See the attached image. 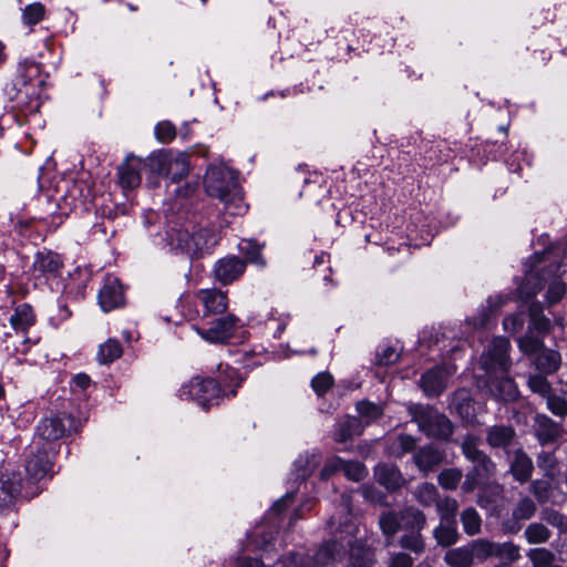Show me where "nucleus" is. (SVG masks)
I'll use <instances>...</instances> for the list:
<instances>
[{"label":"nucleus","mask_w":567,"mask_h":567,"mask_svg":"<svg viewBox=\"0 0 567 567\" xmlns=\"http://www.w3.org/2000/svg\"><path fill=\"white\" fill-rule=\"evenodd\" d=\"M358 526L351 519L346 520L336 539L326 543L313 558L307 560L300 554H293L290 557L291 564L301 567H322L341 557L344 549L349 548L350 563L353 567H370L372 564V553L365 545L358 540L355 535Z\"/></svg>","instance_id":"f257e3e1"},{"label":"nucleus","mask_w":567,"mask_h":567,"mask_svg":"<svg viewBox=\"0 0 567 567\" xmlns=\"http://www.w3.org/2000/svg\"><path fill=\"white\" fill-rule=\"evenodd\" d=\"M509 341L506 338H494L486 352L481 358L482 368L486 374L485 386L492 396L503 401H513L517 398V388L507 377L509 369Z\"/></svg>","instance_id":"f03ea898"},{"label":"nucleus","mask_w":567,"mask_h":567,"mask_svg":"<svg viewBox=\"0 0 567 567\" xmlns=\"http://www.w3.org/2000/svg\"><path fill=\"white\" fill-rule=\"evenodd\" d=\"M205 188L209 196L224 203L229 215H241L246 212L241 190L236 173L225 165H212L205 175Z\"/></svg>","instance_id":"7ed1b4c3"},{"label":"nucleus","mask_w":567,"mask_h":567,"mask_svg":"<svg viewBox=\"0 0 567 567\" xmlns=\"http://www.w3.org/2000/svg\"><path fill=\"white\" fill-rule=\"evenodd\" d=\"M219 241V235L212 228L198 227L192 231L176 229L169 234V245L192 258L200 257L210 250Z\"/></svg>","instance_id":"20e7f679"},{"label":"nucleus","mask_w":567,"mask_h":567,"mask_svg":"<svg viewBox=\"0 0 567 567\" xmlns=\"http://www.w3.org/2000/svg\"><path fill=\"white\" fill-rule=\"evenodd\" d=\"M560 269L561 265L557 264L555 266H550V269H548L545 274L540 276L539 271L542 270V268L536 266L535 269L527 272L525 282L519 287V297L525 300L533 298L538 293V291L542 290L543 285H540V281H544L548 282V302H558L566 292L565 284L560 280V277L565 272V270Z\"/></svg>","instance_id":"39448f33"},{"label":"nucleus","mask_w":567,"mask_h":567,"mask_svg":"<svg viewBox=\"0 0 567 567\" xmlns=\"http://www.w3.org/2000/svg\"><path fill=\"white\" fill-rule=\"evenodd\" d=\"M409 412L420 431L430 437L447 440L453 433L451 421L429 405H411Z\"/></svg>","instance_id":"423d86ee"},{"label":"nucleus","mask_w":567,"mask_h":567,"mask_svg":"<svg viewBox=\"0 0 567 567\" xmlns=\"http://www.w3.org/2000/svg\"><path fill=\"white\" fill-rule=\"evenodd\" d=\"M220 393L221 390L214 379L199 377L184 383L178 391L182 400L194 401L203 409L217 403Z\"/></svg>","instance_id":"0eeeda50"},{"label":"nucleus","mask_w":567,"mask_h":567,"mask_svg":"<svg viewBox=\"0 0 567 567\" xmlns=\"http://www.w3.org/2000/svg\"><path fill=\"white\" fill-rule=\"evenodd\" d=\"M151 171L177 183L189 171L188 156L185 153L161 152L150 158Z\"/></svg>","instance_id":"6e6552de"},{"label":"nucleus","mask_w":567,"mask_h":567,"mask_svg":"<svg viewBox=\"0 0 567 567\" xmlns=\"http://www.w3.org/2000/svg\"><path fill=\"white\" fill-rule=\"evenodd\" d=\"M79 422L69 414L43 419L37 429V439L47 443L62 439L72 431H78Z\"/></svg>","instance_id":"1a4fd4ad"},{"label":"nucleus","mask_w":567,"mask_h":567,"mask_svg":"<svg viewBox=\"0 0 567 567\" xmlns=\"http://www.w3.org/2000/svg\"><path fill=\"white\" fill-rule=\"evenodd\" d=\"M208 321V328L196 327L197 333L210 343H223L231 338L237 324V318L234 315L215 316Z\"/></svg>","instance_id":"9d476101"},{"label":"nucleus","mask_w":567,"mask_h":567,"mask_svg":"<svg viewBox=\"0 0 567 567\" xmlns=\"http://www.w3.org/2000/svg\"><path fill=\"white\" fill-rule=\"evenodd\" d=\"M43 79L40 72V65L32 61L19 63L14 85L20 94L25 96H35L40 93Z\"/></svg>","instance_id":"9b49d317"},{"label":"nucleus","mask_w":567,"mask_h":567,"mask_svg":"<svg viewBox=\"0 0 567 567\" xmlns=\"http://www.w3.org/2000/svg\"><path fill=\"white\" fill-rule=\"evenodd\" d=\"M51 467L48 451L40 441L34 440L25 462L27 482L33 484L41 481L49 474Z\"/></svg>","instance_id":"f8f14e48"},{"label":"nucleus","mask_w":567,"mask_h":567,"mask_svg":"<svg viewBox=\"0 0 567 567\" xmlns=\"http://www.w3.org/2000/svg\"><path fill=\"white\" fill-rule=\"evenodd\" d=\"M455 372L456 367L454 364L435 367L422 375L421 388L427 396H439L445 390L447 380Z\"/></svg>","instance_id":"ddd939ff"},{"label":"nucleus","mask_w":567,"mask_h":567,"mask_svg":"<svg viewBox=\"0 0 567 567\" xmlns=\"http://www.w3.org/2000/svg\"><path fill=\"white\" fill-rule=\"evenodd\" d=\"M196 303L202 306V319L223 315L228 308L227 295L218 289H200L196 296Z\"/></svg>","instance_id":"4468645a"},{"label":"nucleus","mask_w":567,"mask_h":567,"mask_svg":"<svg viewBox=\"0 0 567 567\" xmlns=\"http://www.w3.org/2000/svg\"><path fill=\"white\" fill-rule=\"evenodd\" d=\"M472 463L473 468L467 472L462 484V489L466 493L473 492L481 483L488 480L495 471V465L489 457Z\"/></svg>","instance_id":"2eb2a0df"},{"label":"nucleus","mask_w":567,"mask_h":567,"mask_svg":"<svg viewBox=\"0 0 567 567\" xmlns=\"http://www.w3.org/2000/svg\"><path fill=\"white\" fill-rule=\"evenodd\" d=\"M246 269V262L236 256L223 258L216 262L215 277L224 285L231 284Z\"/></svg>","instance_id":"dca6fc26"},{"label":"nucleus","mask_w":567,"mask_h":567,"mask_svg":"<svg viewBox=\"0 0 567 567\" xmlns=\"http://www.w3.org/2000/svg\"><path fill=\"white\" fill-rule=\"evenodd\" d=\"M145 166L144 162L137 157L131 156L120 165L118 179L124 189H133L141 184V169Z\"/></svg>","instance_id":"f3484780"},{"label":"nucleus","mask_w":567,"mask_h":567,"mask_svg":"<svg viewBox=\"0 0 567 567\" xmlns=\"http://www.w3.org/2000/svg\"><path fill=\"white\" fill-rule=\"evenodd\" d=\"M99 302L105 312L123 303V290L116 278H107L105 280L99 293Z\"/></svg>","instance_id":"a211bd4d"},{"label":"nucleus","mask_w":567,"mask_h":567,"mask_svg":"<svg viewBox=\"0 0 567 567\" xmlns=\"http://www.w3.org/2000/svg\"><path fill=\"white\" fill-rule=\"evenodd\" d=\"M62 268L59 255L51 251L38 252L33 261V272L37 277H55Z\"/></svg>","instance_id":"6ab92c4d"},{"label":"nucleus","mask_w":567,"mask_h":567,"mask_svg":"<svg viewBox=\"0 0 567 567\" xmlns=\"http://www.w3.org/2000/svg\"><path fill=\"white\" fill-rule=\"evenodd\" d=\"M22 482L20 474L6 472L0 475V509L10 505L20 494Z\"/></svg>","instance_id":"aec40b11"},{"label":"nucleus","mask_w":567,"mask_h":567,"mask_svg":"<svg viewBox=\"0 0 567 567\" xmlns=\"http://www.w3.org/2000/svg\"><path fill=\"white\" fill-rule=\"evenodd\" d=\"M511 473L519 483H525L532 477L534 465L530 457L520 450L513 453L509 464Z\"/></svg>","instance_id":"412c9836"},{"label":"nucleus","mask_w":567,"mask_h":567,"mask_svg":"<svg viewBox=\"0 0 567 567\" xmlns=\"http://www.w3.org/2000/svg\"><path fill=\"white\" fill-rule=\"evenodd\" d=\"M374 475L377 481L389 491H395L400 488L405 480L402 476L400 470L390 464H380L375 467Z\"/></svg>","instance_id":"4be33fe9"},{"label":"nucleus","mask_w":567,"mask_h":567,"mask_svg":"<svg viewBox=\"0 0 567 567\" xmlns=\"http://www.w3.org/2000/svg\"><path fill=\"white\" fill-rule=\"evenodd\" d=\"M365 424L354 416H344L337 423L334 431V440L340 443H344L354 436L360 435L363 432Z\"/></svg>","instance_id":"5701e85b"},{"label":"nucleus","mask_w":567,"mask_h":567,"mask_svg":"<svg viewBox=\"0 0 567 567\" xmlns=\"http://www.w3.org/2000/svg\"><path fill=\"white\" fill-rule=\"evenodd\" d=\"M443 453L432 445L421 449L414 455V462L417 468L425 473L433 471L439 466L443 462Z\"/></svg>","instance_id":"b1692460"},{"label":"nucleus","mask_w":567,"mask_h":567,"mask_svg":"<svg viewBox=\"0 0 567 567\" xmlns=\"http://www.w3.org/2000/svg\"><path fill=\"white\" fill-rule=\"evenodd\" d=\"M35 322L32 308L29 305H20L16 308L14 313L10 318L11 327L18 331L25 333Z\"/></svg>","instance_id":"393cba45"},{"label":"nucleus","mask_w":567,"mask_h":567,"mask_svg":"<svg viewBox=\"0 0 567 567\" xmlns=\"http://www.w3.org/2000/svg\"><path fill=\"white\" fill-rule=\"evenodd\" d=\"M515 431L512 426L494 425L487 431V443L492 447H506L514 440Z\"/></svg>","instance_id":"a878e982"},{"label":"nucleus","mask_w":567,"mask_h":567,"mask_svg":"<svg viewBox=\"0 0 567 567\" xmlns=\"http://www.w3.org/2000/svg\"><path fill=\"white\" fill-rule=\"evenodd\" d=\"M320 463V455L318 453L306 452L300 454L295 461V475L296 478L305 480L310 476Z\"/></svg>","instance_id":"bb28decb"},{"label":"nucleus","mask_w":567,"mask_h":567,"mask_svg":"<svg viewBox=\"0 0 567 567\" xmlns=\"http://www.w3.org/2000/svg\"><path fill=\"white\" fill-rule=\"evenodd\" d=\"M560 435V427L547 416H537L536 436L542 444L554 442Z\"/></svg>","instance_id":"cd10ccee"},{"label":"nucleus","mask_w":567,"mask_h":567,"mask_svg":"<svg viewBox=\"0 0 567 567\" xmlns=\"http://www.w3.org/2000/svg\"><path fill=\"white\" fill-rule=\"evenodd\" d=\"M444 559L451 567H471L475 563L470 544L449 550Z\"/></svg>","instance_id":"c85d7f7f"},{"label":"nucleus","mask_w":567,"mask_h":567,"mask_svg":"<svg viewBox=\"0 0 567 567\" xmlns=\"http://www.w3.org/2000/svg\"><path fill=\"white\" fill-rule=\"evenodd\" d=\"M535 365L543 373H554L560 365V354L554 350H540L535 359Z\"/></svg>","instance_id":"c756f323"},{"label":"nucleus","mask_w":567,"mask_h":567,"mask_svg":"<svg viewBox=\"0 0 567 567\" xmlns=\"http://www.w3.org/2000/svg\"><path fill=\"white\" fill-rule=\"evenodd\" d=\"M401 527L411 532H420L425 525L424 514L413 507L400 513Z\"/></svg>","instance_id":"7c9ffc66"},{"label":"nucleus","mask_w":567,"mask_h":567,"mask_svg":"<svg viewBox=\"0 0 567 567\" xmlns=\"http://www.w3.org/2000/svg\"><path fill=\"white\" fill-rule=\"evenodd\" d=\"M434 537L442 546H451L456 543L458 534L455 522H443L434 530Z\"/></svg>","instance_id":"2f4dec72"},{"label":"nucleus","mask_w":567,"mask_h":567,"mask_svg":"<svg viewBox=\"0 0 567 567\" xmlns=\"http://www.w3.org/2000/svg\"><path fill=\"white\" fill-rule=\"evenodd\" d=\"M474 561L483 563L494 557L495 542L486 538H478L470 543Z\"/></svg>","instance_id":"473e14b6"},{"label":"nucleus","mask_w":567,"mask_h":567,"mask_svg":"<svg viewBox=\"0 0 567 567\" xmlns=\"http://www.w3.org/2000/svg\"><path fill=\"white\" fill-rule=\"evenodd\" d=\"M238 248L240 252L246 256L249 262L257 265L259 267L266 266V261L261 256V245L257 244L251 239H243L240 240Z\"/></svg>","instance_id":"72a5a7b5"},{"label":"nucleus","mask_w":567,"mask_h":567,"mask_svg":"<svg viewBox=\"0 0 567 567\" xmlns=\"http://www.w3.org/2000/svg\"><path fill=\"white\" fill-rule=\"evenodd\" d=\"M524 536L528 544L538 545L547 543L551 532L542 523H532L525 528Z\"/></svg>","instance_id":"f704fd0d"},{"label":"nucleus","mask_w":567,"mask_h":567,"mask_svg":"<svg viewBox=\"0 0 567 567\" xmlns=\"http://www.w3.org/2000/svg\"><path fill=\"white\" fill-rule=\"evenodd\" d=\"M494 557L503 560L502 563H516L520 558V547L513 542H495Z\"/></svg>","instance_id":"c9c22d12"},{"label":"nucleus","mask_w":567,"mask_h":567,"mask_svg":"<svg viewBox=\"0 0 567 567\" xmlns=\"http://www.w3.org/2000/svg\"><path fill=\"white\" fill-rule=\"evenodd\" d=\"M461 522L464 532L468 536H474L481 533L482 519L476 509L472 507L464 509L461 514Z\"/></svg>","instance_id":"e433bc0d"},{"label":"nucleus","mask_w":567,"mask_h":567,"mask_svg":"<svg viewBox=\"0 0 567 567\" xmlns=\"http://www.w3.org/2000/svg\"><path fill=\"white\" fill-rule=\"evenodd\" d=\"M527 557L533 567H550L555 564V554L547 548L537 547L527 551Z\"/></svg>","instance_id":"4c0bfd02"},{"label":"nucleus","mask_w":567,"mask_h":567,"mask_svg":"<svg viewBox=\"0 0 567 567\" xmlns=\"http://www.w3.org/2000/svg\"><path fill=\"white\" fill-rule=\"evenodd\" d=\"M536 503L529 497H523L513 508L512 517L514 520H527L536 514Z\"/></svg>","instance_id":"58836bf2"},{"label":"nucleus","mask_w":567,"mask_h":567,"mask_svg":"<svg viewBox=\"0 0 567 567\" xmlns=\"http://www.w3.org/2000/svg\"><path fill=\"white\" fill-rule=\"evenodd\" d=\"M122 355V347L117 340L110 339L99 349V361L101 363H109Z\"/></svg>","instance_id":"ea45409f"},{"label":"nucleus","mask_w":567,"mask_h":567,"mask_svg":"<svg viewBox=\"0 0 567 567\" xmlns=\"http://www.w3.org/2000/svg\"><path fill=\"white\" fill-rule=\"evenodd\" d=\"M414 496H415L416 501L424 506H431V505L435 504L439 499L437 489L431 483L421 484L415 489Z\"/></svg>","instance_id":"a19ab883"},{"label":"nucleus","mask_w":567,"mask_h":567,"mask_svg":"<svg viewBox=\"0 0 567 567\" xmlns=\"http://www.w3.org/2000/svg\"><path fill=\"white\" fill-rule=\"evenodd\" d=\"M529 329L536 330L538 332H547L550 327L549 319L542 315V307L538 303H533L529 307Z\"/></svg>","instance_id":"79ce46f5"},{"label":"nucleus","mask_w":567,"mask_h":567,"mask_svg":"<svg viewBox=\"0 0 567 567\" xmlns=\"http://www.w3.org/2000/svg\"><path fill=\"white\" fill-rule=\"evenodd\" d=\"M478 439L473 435H467L462 442V451L467 460L471 462L481 461V458H488L486 454L477 449Z\"/></svg>","instance_id":"37998d69"},{"label":"nucleus","mask_w":567,"mask_h":567,"mask_svg":"<svg viewBox=\"0 0 567 567\" xmlns=\"http://www.w3.org/2000/svg\"><path fill=\"white\" fill-rule=\"evenodd\" d=\"M462 471L458 468H446L439 474V484L444 489H455L462 480Z\"/></svg>","instance_id":"c03bdc74"},{"label":"nucleus","mask_w":567,"mask_h":567,"mask_svg":"<svg viewBox=\"0 0 567 567\" xmlns=\"http://www.w3.org/2000/svg\"><path fill=\"white\" fill-rule=\"evenodd\" d=\"M441 520L455 522V515L458 508L457 502L454 498L445 497L435 503Z\"/></svg>","instance_id":"a18cd8bd"},{"label":"nucleus","mask_w":567,"mask_h":567,"mask_svg":"<svg viewBox=\"0 0 567 567\" xmlns=\"http://www.w3.org/2000/svg\"><path fill=\"white\" fill-rule=\"evenodd\" d=\"M542 519L558 528L560 533H567V516L564 514L553 508H545L542 511Z\"/></svg>","instance_id":"49530a36"},{"label":"nucleus","mask_w":567,"mask_h":567,"mask_svg":"<svg viewBox=\"0 0 567 567\" xmlns=\"http://www.w3.org/2000/svg\"><path fill=\"white\" fill-rule=\"evenodd\" d=\"M379 524L383 534L391 538L401 528L400 514L386 513L380 517Z\"/></svg>","instance_id":"de8ad7c7"},{"label":"nucleus","mask_w":567,"mask_h":567,"mask_svg":"<svg viewBox=\"0 0 567 567\" xmlns=\"http://www.w3.org/2000/svg\"><path fill=\"white\" fill-rule=\"evenodd\" d=\"M44 17V7L39 3L34 2L29 6H27L23 9L22 12V21L24 24L33 25L40 22Z\"/></svg>","instance_id":"09e8293b"},{"label":"nucleus","mask_w":567,"mask_h":567,"mask_svg":"<svg viewBox=\"0 0 567 567\" xmlns=\"http://www.w3.org/2000/svg\"><path fill=\"white\" fill-rule=\"evenodd\" d=\"M400 545L413 553L420 554L424 550V543L420 532H411L401 537Z\"/></svg>","instance_id":"8fccbe9b"},{"label":"nucleus","mask_w":567,"mask_h":567,"mask_svg":"<svg viewBox=\"0 0 567 567\" xmlns=\"http://www.w3.org/2000/svg\"><path fill=\"white\" fill-rule=\"evenodd\" d=\"M357 410L361 417L365 419V425L382 415V409L379 405L370 402L358 403Z\"/></svg>","instance_id":"3c124183"},{"label":"nucleus","mask_w":567,"mask_h":567,"mask_svg":"<svg viewBox=\"0 0 567 567\" xmlns=\"http://www.w3.org/2000/svg\"><path fill=\"white\" fill-rule=\"evenodd\" d=\"M332 384V375L328 372L318 373L311 381V386L319 396L323 395Z\"/></svg>","instance_id":"603ef678"},{"label":"nucleus","mask_w":567,"mask_h":567,"mask_svg":"<svg viewBox=\"0 0 567 567\" xmlns=\"http://www.w3.org/2000/svg\"><path fill=\"white\" fill-rule=\"evenodd\" d=\"M342 472L344 473V475L348 478H350L354 482L362 481L367 476V470H365L364 465H362L359 462H346L344 461Z\"/></svg>","instance_id":"864d4df0"},{"label":"nucleus","mask_w":567,"mask_h":567,"mask_svg":"<svg viewBox=\"0 0 567 567\" xmlns=\"http://www.w3.org/2000/svg\"><path fill=\"white\" fill-rule=\"evenodd\" d=\"M155 135L161 143H169L176 136V128L171 122H159L155 127Z\"/></svg>","instance_id":"5fc2aeb1"},{"label":"nucleus","mask_w":567,"mask_h":567,"mask_svg":"<svg viewBox=\"0 0 567 567\" xmlns=\"http://www.w3.org/2000/svg\"><path fill=\"white\" fill-rule=\"evenodd\" d=\"M519 349L526 354H534L542 350L543 341L532 336H525L518 339Z\"/></svg>","instance_id":"6e6d98bb"},{"label":"nucleus","mask_w":567,"mask_h":567,"mask_svg":"<svg viewBox=\"0 0 567 567\" xmlns=\"http://www.w3.org/2000/svg\"><path fill=\"white\" fill-rule=\"evenodd\" d=\"M529 489L539 503H546L548 501V493H549V483L548 482L535 480L530 483Z\"/></svg>","instance_id":"4d7b16f0"},{"label":"nucleus","mask_w":567,"mask_h":567,"mask_svg":"<svg viewBox=\"0 0 567 567\" xmlns=\"http://www.w3.org/2000/svg\"><path fill=\"white\" fill-rule=\"evenodd\" d=\"M547 408L557 416L567 414V401L560 396L551 395L547 398Z\"/></svg>","instance_id":"13d9d810"},{"label":"nucleus","mask_w":567,"mask_h":567,"mask_svg":"<svg viewBox=\"0 0 567 567\" xmlns=\"http://www.w3.org/2000/svg\"><path fill=\"white\" fill-rule=\"evenodd\" d=\"M343 465L344 461L341 457L334 456L329 458L320 472L321 478L327 480L332 474L342 471Z\"/></svg>","instance_id":"bf43d9fd"},{"label":"nucleus","mask_w":567,"mask_h":567,"mask_svg":"<svg viewBox=\"0 0 567 567\" xmlns=\"http://www.w3.org/2000/svg\"><path fill=\"white\" fill-rule=\"evenodd\" d=\"M400 357L399 351L393 347H385L377 353V362L380 365H389L394 363Z\"/></svg>","instance_id":"052dcab7"},{"label":"nucleus","mask_w":567,"mask_h":567,"mask_svg":"<svg viewBox=\"0 0 567 567\" xmlns=\"http://www.w3.org/2000/svg\"><path fill=\"white\" fill-rule=\"evenodd\" d=\"M529 388L539 394H548L550 390V384L543 375H533L528 380Z\"/></svg>","instance_id":"680f3d73"},{"label":"nucleus","mask_w":567,"mask_h":567,"mask_svg":"<svg viewBox=\"0 0 567 567\" xmlns=\"http://www.w3.org/2000/svg\"><path fill=\"white\" fill-rule=\"evenodd\" d=\"M503 326L507 332L515 333V332L519 331L524 326L523 313H515V315L506 317L503 321Z\"/></svg>","instance_id":"e2e57ef3"},{"label":"nucleus","mask_w":567,"mask_h":567,"mask_svg":"<svg viewBox=\"0 0 567 567\" xmlns=\"http://www.w3.org/2000/svg\"><path fill=\"white\" fill-rule=\"evenodd\" d=\"M537 463L540 468L549 474L555 468L557 461L551 453L544 452L538 455Z\"/></svg>","instance_id":"0e129e2a"},{"label":"nucleus","mask_w":567,"mask_h":567,"mask_svg":"<svg viewBox=\"0 0 567 567\" xmlns=\"http://www.w3.org/2000/svg\"><path fill=\"white\" fill-rule=\"evenodd\" d=\"M412 558L404 553H398L392 556L390 567H412Z\"/></svg>","instance_id":"69168bd1"},{"label":"nucleus","mask_w":567,"mask_h":567,"mask_svg":"<svg viewBox=\"0 0 567 567\" xmlns=\"http://www.w3.org/2000/svg\"><path fill=\"white\" fill-rule=\"evenodd\" d=\"M399 445L403 453H408L414 450L416 445V441L411 435H400L399 439Z\"/></svg>","instance_id":"338daca9"},{"label":"nucleus","mask_w":567,"mask_h":567,"mask_svg":"<svg viewBox=\"0 0 567 567\" xmlns=\"http://www.w3.org/2000/svg\"><path fill=\"white\" fill-rule=\"evenodd\" d=\"M72 382L75 386L80 388L81 390H85L90 385L91 379L87 374L80 373L73 378Z\"/></svg>","instance_id":"774afa93"}]
</instances>
